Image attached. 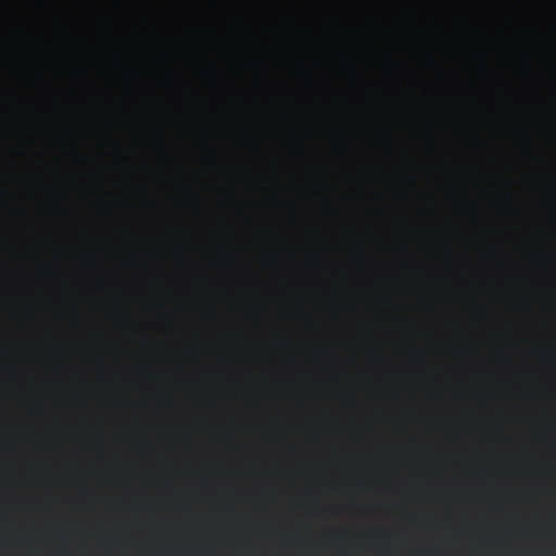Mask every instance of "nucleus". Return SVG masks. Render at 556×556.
<instances>
[{"instance_id": "f03ea898", "label": "nucleus", "mask_w": 556, "mask_h": 556, "mask_svg": "<svg viewBox=\"0 0 556 556\" xmlns=\"http://www.w3.org/2000/svg\"><path fill=\"white\" fill-rule=\"evenodd\" d=\"M109 412H106V556H109Z\"/></svg>"}, {"instance_id": "7ed1b4c3", "label": "nucleus", "mask_w": 556, "mask_h": 556, "mask_svg": "<svg viewBox=\"0 0 556 556\" xmlns=\"http://www.w3.org/2000/svg\"><path fill=\"white\" fill-rule=\"evenodd\" d=\"M127 30L134 37L141 33L142 26L140 24H131L128 26Z\"/></svg>"}, {"instance_id": "f257e3e1", "label": "nucleus", "mask_w": 556, "mask_h": 556, "mask_svg": "<svg viewBox=\"0 0 556 556\" xmlns=\"http://www.w3.org/2000/svg\"><path fill=\"white\" fill-rule=\"evenodd\" d=\"M0 4H94L97 10V220H104V1L0 2Z\"/></svg>"}, {"instance_id": "20e7f679", "label": "nucleus", "mask_w": 556, "mask_h": 556, "mask_svg": "<svg viewBox=\"0 0 556 556\" xmlns=\"http://www.w3.org/2000/svg\"><path fill=\"white\" fill-rule=\"evenodd\" d=\"M128 74H129V76L131 78H138L139 77V72L137 70H131V71H129Z\"/></svg>"}]
</instances>
